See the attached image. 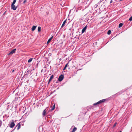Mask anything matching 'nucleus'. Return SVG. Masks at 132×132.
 Instances as JSON below:
<instances>
[{
  "label": "nucleus",
  "instance_id": "nucleus-1",
  "mask_svg": "<svg viewBox=\"0 0 132 132\" xmlns=\"http://www.w3.org/2000/svg\"><path fill=\"white\" fill-rule=\"evenodd\" d=\"M10 124L9 125V127L11 128H13L15 126V123L13 121L11 122L10 123Z\"/></svg>",
  "mask_w": 132,
  "mask_h": 132
},
{
  "label": "nucleus",
  "instance_id": "nucleus-2",
  "mask_svg": "<svg viewBox=\"0 0 132 132\" xmlns=\"http://www.w3.org/2000/svg\"><path fill=\"white\" fill-rule=\"evenodd\" d=\"M64 78V76L63 75H61L60 76H59L58 80L59 81H61Z\"/></svg>",
  "mask_w": 132,
  "mask_h": 132
},
{
  "label": "nucleus",
  "instance_id": "nucleus-3",
  "mask_svg": "<svg viewBox=\"0 0 132 132\" xmlns=\"http://www.w3.org/2000/svg\"><path fill=\"white\" fill-rule=\"evenodd\" d=\"M15 4H12L11 5V8L14 10H15L17 8V6H15L14 5Z\"/></svg>",
  "mask_w": 132,
  "mask_h": 132
},
{
  "label": "nucleus",
  "instance_id": "nucleus-4",
  "mask_svg": "<svg viewBox=\"0 0 132 132\" xmlns=\"http://www.w3.org/2000/svg\"><path fill=\"white\" fill-rule=\"evenodd\" d=\"M30 70H28L27 71H26L25 73V75L23 76V77H27V75H28L30 72Z\"/></svg>",
  "mask_w": 132,
  "mask_h": 132
},
{
  "label": "nucleus",
  "instance_id": "nucleus-5",
  "mask_svg": "<svg viewBox=\"0 0 132 132\" xmlns=\"http://www.w3.org/2000/svg\"><path fill=\"white\" fill-rule=\"evenodd\" d=\"M16 49L15 48L12 50L10 53L8 54V55H12L13 53H14L16 50Z\"/></svg>",
  "mask_w": 132,
  "mask_h": 132
},
{
  "label": "nucleus",
  "instance_id": "nucleus-6",
  "mask_svg": "<svg viewBox=\"0 0 132 132\" xmlns=\"http://www.w3.org/2000/svg\"><path fill=\"white\" fill-rule=\"evenodd\" d=\"M87 25H86L85 27H84L82 29L81 31L82 34L85 31H86L87 29Z\"/></svg>",
  "mask_w": 132,
  "mask_h": 132
},
{
  "label": "nucleus",
  "instance_id": "nucleus-7",
  "mask_svg": "<svg viewBox=\"0 0 132 132\" xmlns=\"http://www.w3.org/2000/svg\"><path fill=\"white\" fill-rule=\"evenodd\" d=\"M17 127V130H18L21 127V125L20 124V123H19L16 126V127L14 128V129L13 130H14Z\"/></svg>",
  "mask_w": 132,
  "mask_h": 132
},
{
  "label": "nucleus",
  "instance_id": "nucleus-8",
  "mask_svg": "<svg viewBox=\"0 0 132 132\" xmlns=\"http://www.w3.org/2000/svg\"><path fill=\"white\" fill-rule=\"evenodd\" d=\"M54 77V76L53 75H52L50 77V79L48 81V84L50 83V81H51V80L53 79V77Z\"/></svg>",
  "mask_w": 132,
  "mask_h": 132
},
{
  "label": "nucleus",
  "instance_id": "nucleus-9",
  "mask_svg": "<svg viewBox=\"0 0 132 132\" xmlns=\"http://www.w3.org/2000/svg\"><path fill=\"white\" fill-rule=\"evenodd\" d=\"M53 37V36H52L51 37V38H50V39H49L48 40L47 42V44H48L51 41V40L52 39Z\"/></svg>",
  "mask_w": 132,
  "mask_h": 132
},
{
  "label": "nucleus",
  "instance_id": "nucleus-10",
  "mask_svg": "<svg viewBox=\"0 0 132 132\" xmlns=\"http://www.w3.org/2000/svg\"><path fill=\"white\" fill-rule=\"evenodd\" d=\"M106 100V99H103L100 100L99 101L100 104L104 102Z\"/></svg>",
  "mask_w": 132,
  "mask_h": 132
},
{
  "label": "nucleus",
  "instance_id": "nucleus-11",
  "mask_svg": "<svg viewBox=\"0 0 132 132\" xmlns=\"http://www.w3.org/2000/svg\"><path fill=\"white\" fill-rule=\"evenodd\" d=\"M37 27V26H34L31 28V30L32 31H34L36 29Z\"/></svg>",
  "mask_w": 132,
  "mask_h": 132
},
{
  "label": "nucleus",
  "instance_id": "nucleus-12",
  "mask_svg": "<svg viewBox=\"0 0 132 132\" xmlns=\"http://www.w3.org/2000/svg\"><path fill=\"white\" fill-rule=\"evenodd\" d=\"M66 21H67V19L65 20L63 22L62 26H61V27H63L64 26V24H65V23L66 22Z\"/></svg>",
  "mask_w": 132,
  "mask_h": 132
},
{
  "label": "nucleus",
  "instance_id": "nucleus-13",
  "mask_svg": "<svg viewBox=\"0 0 132 132\" xmlns=\"http://www.w3.org/2000/svg\"><path fill=\"white\" fill-rule=\"evenodd\" d=\"M46 109L44 110L43 113V116H45V114L46 113V111H45Z\"/></svg>",
  "mask_w": 132,
  "mask_h": 132
},
{
  "label": "nucleus",
  "instance_id": "nucleus-14",
  "mask_svg": "<svg viewBox=\"0 0 132 132\" xmlns=\"http://www.w3.org/2000/svg\"><path fill=\"white\" fill-rule=\"evenodd\" d=\"M69 62H68V63L65 65V66L64 67L63 69V70H65V69L67 67V66H68V63H69Z\"/></svg>",
  "mask_w": 132,
  "mask_h": 132
},
{
  "label": "nucleus",
  "instance_id": "nucleus-15",
  "mask_svg": "<svg viewBox=\"0 0 132 132\" xmlns=\"http://www.w3.org/2000/svg\"><path fill=\"white\" fill-rule=\"evenodd\" d=\"M77 128L76 127H74L72 130V132H75Z\"/></svg>",
  "mask_w": 132,
  "mask_h": 132
},
{
  "label": "nucleus",
  "instance_id": "nucleus-16",
  "mask_svg": "<svg viewBox=\"0 0 132 132\" xmlns=\"http://www.w3.org/2000/svg\"><path fill=\"white\" fill-rule=\"evenodd\" d=\"M55 104H54L53 105V106L52 107V108H51V110H54L55 108Z\"/></svg>",
  "mask_w": 132,
  "mask_h": 132
},
{
  "label": "nucleus",
  "instance_id": "nucleus-17",
  "mask_svg": "<svg viewBox=\"0 0 132 132\" xmlns=\"http://www.w3.org/2000/svg\"><path fill=\"white\" fill-rule=\"evenodd\" d=\"M38 30L39 32L41 31V27H38Z\"/></svg>",
  "mask_w": 132,
  "mask_h": 132
},
{
  "label": "nucleus",
  "instance_id": "nucleus-18",
  "mask_svg": "<svg viewBox=\"0 0 132 132\" xmlns=\"http://www.w3.org/2000/svg\"><path fill=\"white\" fill-rule=\"evenodd\" d=\"M123 24L122 23H120L119 24V28H120L122 26Z\"/></svg>",
  "mask_w": 132,
  "mask_h": 132
},
{
  "label": "nucleus",
  "instance_id": "nucleus-19",
  "mask_svg": "<svg viewBox=\"0 0 132 132\" xmlns=\"http://www.w3.org/2000/svg\"><path fill=\"white\" fill-rule=\"evenodd\" d=\"M100 104V103H99V101H98V102H97L96 103H94V104H93V105H98V104Z\"/></svg>",
  "mask_w": 132,
  "mask_h": 132
},
{
  "label": "nucleus",
  "instance_id": "nucleus-20",
  "mask_svg": "<svg viewBox=\"0 0 132 132\" xmlns=\"http://www.w3.org/2000/svg\"><path fill=\"white\" fill-rule=\"evenodd\" d=\"M111 31L110 30H109L108 32H107V34L109 35H110L111 33Z\"/></svg>",
  "mask_w": 132,
  "mask_h": 132
},
{
  "label": "nucleus",
  "instance_id": "nucleus-21",
  "mask_svg": "<svg viewBox=\"0 0 132 132\" xmlns=\"http://www.w3.org/2000/svg\"><path fill=\"white\" fill-rule=\"evenodd\" d=\"M32 58H30V59H29L28 61V63H30V62L32 61Z\"/></svg>",
  "mask_w": 132,
  "mask_h": 132
},
{
  "label": "nucleus",
  "instance_id": "nucleus-22",
  "mask_svg": "<svg viewBox=\"0 0 132 132\" xmlns=\"http://www.w3.org/2000/svg\"><path fill=\"white\" fill-rule=\"evenodd\" d=\"M16 0H13V2L12 3V4H15L16 1Z\"/></svg>",
  "mask_w": 132,
  "mask_h": 132
},
{
  "label": "nucleus",
  "instance_id": "nucleus-23",
  "mask_svg": "<svg viewBox=\"0 0 132 132\" xmlns=\"http://www.w3.org/2000/svg\"><path fill=\"white\" fill-rule=\"evenodd\" d=\"M2 123V121L0 120V127H1V126Z\"/></svg>",
  "mask_w": 132,
  "mask_h": 132
},
{
  "label": "nucleus",
  "instance_id": "nucleus-24",
  "mask_svg": "<svg viewBox=\"0 0 132 132\" xmlns=\"http://www.w3.org/2000/svg\"><path fill=\"white\" fill-rule=\"evenodd\" d=\"M129 20L131 21H132V16H131L129 19Z\"/></svg>",
  "mask_w": 132,
  "mask_h": 132
},
{
  "label": "nucleus",
  "instance_id": "nucleus-25",
  "mask_svg": "<svg viewBox=\"0 0 132 132\" xmlns=\"http://www.w3.org/2000/svg\"><path fill=\"white\" fill-rule=\"evenodd\" d=\"M116 124H117V122H115L114 123V125H113V128H114L115 126H116Z\"/></svg>",
  "mask_w": 132,
  "mask_h": 132
},
{
  "label": "nucleus",
  "instance_id": "nucleus-26",
  "mask_svg": "<svg viewBox=\"0 0 132 132\" xmlns=\"http://www.w3.org/2000/svg\"><path fill=\"white\" fill-rule=\"evenodd\" d=\"M27 2V1L26 0H24L23 1V4H25L26 2Z\"/></svg>",
  "mask_w": 132,
  "mask_h": 132
},
{
  "label": "nucleus",
  "instance_id": "nucleus-27",
  "mask_svg": "<svg viewBox=\"0 0 132 132\" xmlns=\"http://www.w3.org/2000/svg\"><path fill=\"white\" fill-rule=\"evenodd\" d=\"M97 5H97V4H96L95 5V6H94V7H95L96 8V7H97Z\"/></svg>",
  "mask_w": 132,
  "mask_h": 132
},
{
  "label": "nucleus",
  "instance_id": "nucleus-28",
  "mask_svg": "<svg viewBox=\"0 0 132 132\" xmlns=\"http://www.w3.org/2000/svg\"><path fill=\"white\" fill-rule=\"evenodd\" d=\"M89 4H90V3H89L88 4V5H87V7H88V6L89 5Z\"/></svg>",
  "mask_w": 132,
  "mask_h": 132
},
{
  "label": "nucleus",
  "instance_id": "nucleus-29",
  "mask_svg": "<svg viewBox=\"0 0 132 132\" xmlns=\"http://www.w3.org/2000/svg\"><path fill=\"white\" fill-rule=\"evenodd\" d=\"M14 71V70H12V72H13Z\"/></svg>",
  "mask_w": 132,
  "mask_h": 132
},
{
  "label": "nucleus",
  "instance_id": "nucleus-30",
  "mask_svg": "<svg viewBox=\"0 0 132 132\" xmlns=\"http://www.w3.org/2000/svg\"><path fill=\"white\" fill-rule=\"evenodd\" d=\"M112 2V0H111L110 2V3H111Z\"/></svg>",
  "mask_w": 132,
  "mask_h": 132
},
{
  "label": "nucleus",
  "instance_id": "nucleus-31",
  "mask_svg": "<svg viewBox=\"0 0 132 132\" xmlns=\"http://www.w3.org/2000/svg\"><path fill=\"white\" fill-rule=\"evenodd\" d=\"M6 11H5V12L4 13V14H3V15H4L5 14V13H6Z\"/></svg>",
  "mask_w": 132,
  "mask_h": 132
},
{
  "label": "nucleus",
  "instance_id": "nucleus-32",
  "mask_svg": "<svg viewBox=\"0 0 132 132\" xmlns=\"http://www.w3.org/2000/svg\"><path fill=\"white\" fill-rule=\"evenodd\" d=\"M119 132H121V131H120Z\"/></svg>",
  "mask_w": 132,
  "mask_h": 132
},
{
  "label": "nucleus",
  "instance_id": "nucleus-33",
  "mask_svg": "<svg viewBox=\"0 0 132 132\" xmlns=\"http://www.w3.org/2000/svg\"><path fill=\"white\" fill-rule=\"evenodd\" d=\"M122 0H120V1H122Z\"/></svg>",
  "mask_w": 132,
  "mask_h": 132
}]
</instances>
